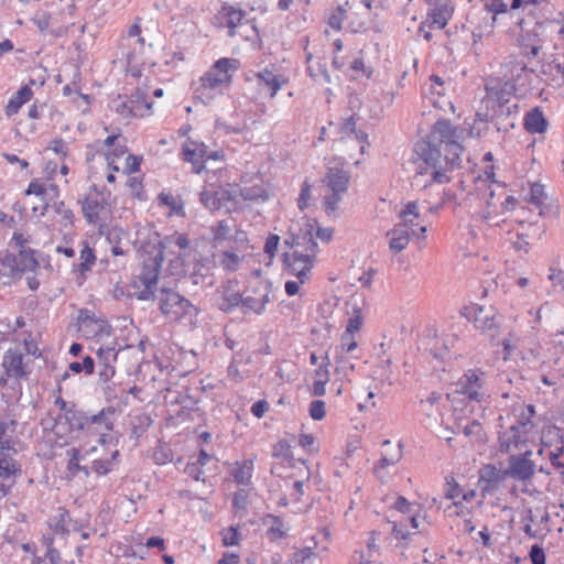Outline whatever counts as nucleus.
<instances>
[{
	"label": "nucleus",
	"mask_w": 564,
	"mask_h": 564,
	"mask_svg": "<svg viewBox=\"0 0 564 564\" xmlns=\"http://www.w3.org/2000/svg\"><path fill=\"white\" fill-rule=\"evenodd\" d=\"M272 456L275 458H282L284 460L291 462L293 460V453L291 451V445L285 440H280L272 449Z\"/></svg>",
	"instance_id": "42"
},
{
	"label": "nucleus",
	"mask_w": 564,
	"mask_h": 564,
	"mask_svg": "<svg viewBox=\"0 0 564 564\" xmlns=\"http://www.w3.org/2000/svg\"><path fill=\"white\" fill-rule=\"evenodd\" d=\"M2 367L7 378L21 379L29 373L23 365V354L18 348L4 352Z\"/></svg>",
	"instance_id": "16"
},
{
	"label": "nucleus",
	"mask_w": 564,
	"mask_h": 564,
	"mask_svg": "<svg viewBox=\"0 0 564 564\" xmlns=\"http://www.w3.org/2000/svg\"><path fill=\"white\" fill-rule=\"evenodd\" d=\"M517 104H513L508 108H492L491 128L497 132H508L510 129L514 128V121L511 116L517 113Z\"/></svg>",
	"instance_id": "22"
},
{
	"label": "nucleus",
	"mask_w": 564,
	"mask_h": 564,
	"mask_svg": "<svg viewBox=\"0 0 564 564\" xmlns=\"http://www.w3.org/2000/svg\"><path fill=\"white\" fill-rule=\"evenodd\" d=\"M160 311L162 315L170 321H181L197 316L198 310L187 299L180 293L170 290L161 289L160 293Z\"/></svg>",
	"instance_id": "3"
},
{
	"label": "nucleus",
	"mask_w": 564,
	"mask_h": 564,
	"mask_svg": "<svg viewBox=\"0 0 564 564\" xmlns=\"http://www.w3.org/2000/svg\"><path fill=\"white\" fill-rule=\"evenodd\" d=\"M165 242L147 243L142 248V267L138 275L141 283H158L164 260Z\"/></svg>",
	"instance_id": "5"
},
{
	"label": "nucleus",
	"mask_w": 564,
	"mask_h": 564,
	"mask_svg": "<svg viewBox=\"0 0 564 564\" xmlns=\"http://www.w3.org/2000/svg\"><path fill=\"white\" fill-rule=\"evenodd\" d=\"M507 477L505 475V470L498 469L492 464L485 465L479 473V486L482 492V496L485 497L486 494H490L492 491H496L500 482Z\"/></svg>",
	"instance_id": "17"
},
{
	"label": "nucleus",
	"mask_w": 564,
	"mask_h": 564,
	"mask_svg": "<svg viewBox=\"0 0 564 564\" xmlns=\"http://www.w3.org/2000/svg\"><path fill=\"white\" fill-rule=\"evenodd\" d=\"M253 293L259 294V297L250 295L246 297L242 296L240 306L243 308L245 314L252 312L260 315L265 311V306L270 302L271 283L269 281L261 282L259 286L253 290Z\"/></svg>",
	"instance_id": "13"
},
{
	"label": "nucleus",
	"mask_w": 564,
	"mask_h": 564,
	"mask_svg": "<svg viewBox=\"0 0 564 564\" xmlns=\"http://www.w3.org/2000/svg\"><path fill=\"white\" fill-rule=\"evenodd\" d=\"M51 13L46 11L36 12L32 18V22L37 26L41 33H44L51 25Z\"/></svg>",
	"instance_id": "50"
},
{
	"label": "nucleus",
	"mask_w": 564,
	"mask_h": 564,
	"mask_svg": "<svg viewBox=\"0 0 564 564\" xmlns=\"http://www.w3.org/2000/svg\"><path fill=\"white\" fill-rule=\"evenodd\" d=\"M216 91L217 90L209 88L199 83V85L194 90L193 99L195 102L199 101L203 105L207 106V105H210L212 101L215 99Z\"/></svg>",
	"instance_id": "39"
},
{
	"label": "nucleus",
	"mask_w": 564,
	"mask_h": 564,
	"mask_svg": "<svg viewBox=\"0 0 564 564\" xmlns=\"http://www.w3.org/2000/svg\"><path fill=\"white\" fill-rule=\"evenodd\" d=\"M237 284V281L229 280L224 286L220 301L218 302L220 311L231 313L236 307L241 305L242 294L236 290Z\"/></svg>",
	"instance_id": "23"
},
{
	"label": "nucleus",
	"mask_w": 564,
	"mask_h": 564,
	"mask_svg": "<svg viewBox=\"0 0 564 564\" xmlns=\"http://www.w3.org/2000/svg\"><path fill=\"white\" fill-rule=\"evenodd\" d=\"M226 15L228 28L234 29L241 23L245 18V12L240 9L230 8Z\"/></svg>",
	"instance_id": "59"
},
{
	"label": "nucleus",
	"mask_w": 564,
	"mask_h": 564,
	"mask_svg": "<svg viewBox=\"0 0 564 564\" xmlns=\"http://www.w3.org/2000/svg\"><path fill=\"white\" fill-rule=\"evenodd\" d=\"M499 449L501 453H510L512 449H520L525 445L528 438L525 435L517 432L514 427H509L507 431L499 434Z\"/></svg>",
	"instance_id": "25"
},
{
	"label": "nucleus",
	"mask_w": 564,
	"mask_h": 564,
	"mask_svg": "<svg viewBox=\"0 0 564 564\" xmlns=\"http://www.w3.org/2000/svg\"><path fill=\"white\" fill-rule=\"evenodd\" d=\"M519 413H518V419L517 421L519 423H528V425H534L533 422H532V417L534 416L535 414V408L533 404H528V405H521L519 408Z\"/></svg>",
	"instance_id": "52"
},
{
	"label": "nucleus",
	"mask_w": 564,
	"mask_h": 564,
	"mask_svg": "<svg viewBox=\"0 0 564 564\" xmlns=\"http://www.w3.org/2000/svg\"><path fill=\"white\" fill-rule=\"evenodd\" d=\"M80 458H82L80 451L78 448H72L67 469L73 476H75L77 473L80 471L86 477H89L90 471L87 466H83L79 464Z\"/></svg>",
	"instance_id": "36"
},
{
	"label": "nucleus",
	"mask_w": 564,
	"mask_h": 564,
	"mask_svg": "<svg viewBox=\"0 0 564 564\" xmlns=\"http://www.w3.org/2000/svg\"><path fill=\"white\" fill-rule=\"evenodd\" d=\"M237 194L221 186H210L199 194V200L210 212L225 209L230 213L237 208Z\"/></svg>",
	"instance_id": "7"
},
{
	"label": "nucleus",
	"mask_w": 564,
	"mask_h": 564,
	"mask_svg": "<svg viewBox=\"0 0 564 564\" xmlns=\"http://www.w3.org/2000/svg\"><path fill=\"white\" fill-rule=\"evenodd\" d=\"M48 149L52 150L54 153L61 155L62 158H65L67 155L66 142L59 137L52 140Z\"/></svg>",
	"instance_id": "64"
},
{
	"label": "nucleus",
	"mask_w": 564,
	"mask_h": 564,
	"mask_svg": "<svg viewBox=\"0 0 564 564\" xmlns=\"http://www.w3.org/2000/svg\"><path fill=\"white\" fill-rule=\"evenodd\" d=\"M280 243V236L271 234L265 240L264 243V252L270 257L273 258L275 254V251L278 250Z\"/></svg>",
	"instance_id": "61"
},
{
	"label": "nucleus",
	"mask_w": 564,
	"mask_h": 564,
	"mask_svg": "<svg viewBox=\"0 0 564 564\" xmlns=\"http://www.w3.org/2000/svg\"><path fill=\"white\" fill-rule=\"evenodd\" d=\"M209 154L208 147L204 143L188 140L183 145L184 161L192 163L193 172L202 173Z\"/></svg>",
	"instance_id": "15"
},
{
	"label": "nucleus",
	"mask_w": 564,
	"mask_h": 564,
	"mask_svg": "<svg viewBox=\"0 0 564 564\" xmlns=\"http://www.w3.org/2000/svg\"><path fill=\"white\" fill-rule=\"evenodd\" d=\"M282 260L289 274L295 275L300 283H304L313 268L312 256L299 251L284 252Z\"/></svg>",
	"instance_id": "10"
},
{
	"label": "nucleus",
	"mask_w": 564,
	"mask_h": 564,
	"mask_svg": "<svg viewBox=\"0 0 564 564\" xmlns=\"http://www.w3.org/2000/svg\"><path fill=\"white\" fill-rule=\"evenodd\" d=\"M239 195L245 200H256L258 198H261L262 200H265L268 198V194L261 187H245V188H240L239 189Z\"/></svg>",
	"instance_id": "47"
},
{
	"label": "nucleus",
	"mask_w": 564,
	"mask_h": 564,
	"mask_svg": "<svg viewBox=\"0 0 564 564\" xmlns=\"http://www.w3.org/2000/svg\"><path fill=\"white\" fill-rule=\"evenodd\" d=\"M364 323V318L361 316V310L359 307H354V316L348 319L346 329L344 333L349 335H354V333L358 332Z\"/></svg>",
	"instance_id": "46"
},
{
	"label": "nucleus",
	"mask_w": 564,
	"mask_h": 564,
	"mask_svg": "<svg viewBox=\"0 0 564 564\" xmlns=\"http://www.w3.org/2000/svg\"><path fill=\"white\" fill-rule=\"evenodd\" d=\"M118 413L115 406L102 408L98 413L88 414L87 435H95L102 431H111L117 420Z\"/></svg>",
	"instance_id": "12"
},
{
	"label": "nucleus",
	"mask_w": 564,
	"mask_h": 564,
	"mask_svg": "<svg viewBox=\"0 0 564 564\" xmlns=\"http://www.w3.org/2000/svg\"><path fill=\"white\" fill-rule=\"evenodd\" d=\"M53 208L56 214L61 215L64 227L73 225L75 218L74 213L72 209L65 207L63 200L54 203Z\"/></svg>",
	"instance_id": "44"
},
{
	"label": "nucleus",
	"mask_w": 564,
	"mask_h": 564,
	"mask_svg": "<svg viewBox=\"0 0 564 564\" xmlns=\"http://www.w3.org/2000/svg\"><path fill=\"white\" fill-rule=\"evenodd\" d=\"M69 370L75 373L85 372L91 375L95 370V360L90 356H85L83 361H73L69 364Z\"/></svg>",
	"instance_id": "41"
},
{
	"label": "nucleus",
	"mask_w": 564,
	"mask_h": 564,
	"mask_svg": "<svg viewBox=\"0 0 564 564\" xmlns=\"http://www.w3.org/2000/svg\"><path fill=\"white\" fill-rule=\"evenodd\" d=\"M429 17L432 20V25H435L442 30L447 25L451 18V12L446 6H442L440 8L433 9L429 13Z\"/></svg>",
	"instance_id": "37"
},
{
	"label": "nucleus",
	"mask_w": 564,
	"mask_h": 564,
	"mask_svg": "<svg viewBox=\"0 0 564 564\" xmlns=\"http://www.w3.org/2000/svg\"><path fill=\"white\" fill-rule=\"evenodd\" d=\"M91 469L98 476H106L113 469V464H111V460L95 459Z\"/></svg>",
	"instance_id": "55"
},
{
	"label": "nucleus",
	"mask_w": 564,
	"mask_h": 564,
	"mask_svg": "<svg viewBox=\"0 0 564 564\" xmlns=\"http://www.w3.org/2000/svg\"><path fill=\"white\" fill-rule=\"evenodd\" d=\"M118 350H116L115 347L111 346H101L97 350V357H98V364H110L113 365V362L117 360Z\"/></svg>",
	"instance_id": "45"
},
{
	"label": "nucleus",
	"mask_w": 564,
	"mask_h": 564,
	"mask_svg": "<svg viewBox=\"0 0 564 564\" xmlns=\"http://www.w3.org/2000/svg\"><path fill=\"white\" fill-rule=\"evenodd\" d=\"M549 122L540 107H534L527 112L523 119L524 129L531 134H541L547 130Z\"/></svg>",
	"instance_id": "24"
},
{
	"label": "nucleus",
	"mask_w": 564,
	"mask_h": 564,
	"mask_svg": "<svg viewBox=\"0 0 564 564\" xmlns=\"http://www.w3.org/2000/svg\"><path fill=\"white\" fill-rule=\"evenodd\" d=\"M267 518L272 521V525L268 530V536L270 540L275 541L286 536L283 520L279 516L268 514Z\"/></svg>",
	"instance_id": "38"
},
{
	"label": "nucleus",
	"mask_w": 564,
	"mask_h": 564,
	"mask_svg": "<svg viewBox=\"0 0 564 564\" xmlns=\"http://www.w3.org/2000/svg\"><path fill=\"white\" fill-rule=\"evenodd\" d=\"M159 242H165V249L167 248L169 245L172 243L176 245L180 249H186L189 245L188 238L183 234L165 237L163 240H160Z\"/></svg>",
	"instance_id": "57"
},
{
	"label": "nucleus",
	"mask_w": 564,
	"mask_h": 564,
	"mask_svg": "<svg viewBox=\"0 0 564 564\" xmlns=\"http://www.w3.org/2000/svg\"><path fill=\"white\" fill-rule=\"evenodd\" d=\"M358 344L354 339V335L347 336L346 333H343L340 338V345H338V352H350L357 348Z\"/></svg>",
	"instance_id": "58"
},
{
	"label": "nucleus",
	"mask_w": 564,
	"mask_h": 564,
	"mask_svg": "<svg viewBox=\"0 0 564 564\" xmlns=\"http://www.w3.org/2000/svg\"><path fill=\"white\" fill-rule=\"evenodd\" d=\"M486 372L479 368L467 370L457 382L459 389L457 392L465 395L468 400L475 402H482L489 395L485 391Z\"/></svg>",
	"instance_id": "8"
},
{
	"label": "nucleus",
	"mask_w": 564,
	"mask_h": 564,
	"mask_svg": "<svg viewBox=\"0 0 564 564\" xmlns=\"http://www.w3.org/2000/svg\"><path fill=\"white\" fill-rule=\"evenodd\" d=\"M475 327L481 330L484 334H487L489 337L495 338L499 327V321L497 319V315L490 311H486L484 307L479 306L475 311L474 317Z\"/></svg>",
	"instance_id": "19"
},
{
	"label": "nucleus",
	"mask_w": 564,
	"mask_h": 564,
	"mask_svg": "<svg viewBox=\"0 0 564 564\" xmlns=\"http://www.w3.org/2000/svg\"><path fill=\"white\" fill-rule=\"evenodd\" d=\"M48 523L54 532L61 534H67L70 531H82V529L86 527L84 523L72 519L69 512L64 508H59L58 513L52 517Z\"/></svg>",
	"instance_id": "20"
},
{
	"label": "nucleus",
	"mask_w": 564,
	"mask_h": 564,
	"mask_svg": "<svg viewBox=\"0 0 564 564\" xmlns=\"http://www.w3.org/2000/svg\"><path fill=\"white\" fill-rule=\"evenodd\" d=\"M535 469L536 466L533 460L510 455L508 458V467L505 469V475L517 481H528L534 476Z\"/></svg>",
	"instance_id": "14"
},
{
	"label": "nucleus",
	"mask_w": 564,
	"mask_h": 564,
	"mask_svg": "<svg viewBox=\"0 0 564 564\" xmlns=\"http://www.w3.org/2000/svg\"><path fill=\"white\" fill-rule=\"evenodd\" d=\"M33 96L32 89L24 85L22 86L15 95L9 100L7 107H6V113L8 116H12L19 111V109L28 102Z\"/></svg>",
	"instance_id": "30"
},
{
	"label": "nucleus",
	"mask_w": 564,
	"mask_h": 564,
	"mask_svg": "<svg viewBox=\"0 0 564 564\" xmlns=\"http://www.w3.org/2000/svg\"><path fill=\"white\" fill-rule=\"evenodd\" d=\"M238 68V59L229 57L219 58L199 78V83L215 90L221 88L224 85L229 86L232 82L231 73Z\"/></svg>",
	"instance_id": "6"
},
{
	"label": "nucleus",
	"mask_w": 564,
	"mask_h": 564,
	"mask_svg": "<svg viewBox=\"0 0 564 564\" xmlns=\"http://www.w3.org/2000/svg\"><path fill=\"white\" fill-rule=\"evenodd\" d=\"M326 404L323 400H313L310 403L308 413L310 416L315 421H321L326 415Z\"/></svg>",
	"instance_id": "49"
},
{
	"label": "nucleus",
	"mask_w": 564,
	"mask_h": 564,
	"mask_svg": "<svg viewBox=\"0 0 564 564\" xmlns=\"http://www.w3.org/2000/svg\"><path fill=\"white\" fill-rule=\"evenodd\" d=\"M66 422L72 431L83 432L86 434L88 430V413L78 411L73 405L64 414Z\"/></svg>",
	"instance_id": "28"
},
{
	"label": "nucleus",
	"mask_w": 564,
	"mask_h": 564,
	"mask_svg": "<svg viewBox=\"0 0 564 564\" xmlns=\"http://www.w3.org/2000/svg\"><path fill=\"white\" fill-rule=\"evenodd\" d=\"M410 235L406 224L395 225L387 232L390 249L395 253L404 250L410 242Z\"/></svg>",
	"instance_id": "26"
},
{
	"label": "nucleus",
	"mask_w": 564,
	"mask_h": 564,
	"mask_svg": "<svg viewBox=\"0 0 564 564\" xmlns=\"http://www.w3.org/2000/svg\"><path fill=\"white\" fill-rule=\"evenodd\" d=\"M144 289L139 292L138 300L151 301L155 299L156 283H142Z\"/></svg>",
	"instance_id": "63"
},
{
	"label": "nucleus",
	"mask_w": 564,
	"mask_h": 564,
	"mask_svg": "<svg viewBox=\"0 0 564 564\" xmlns=\"http://www.w3.org/2000/svg\"><path fill=\"white\" fill-rule=\"evenodd\" d=\"M346 18V10L343 7H337L328 17V25L336 31L341 29V24Z\"/></svg>",
	"instance_id": "48"
},
{
	"label": "nucleus",
	"mask_w": 564,
	"mask_h": 564,
	"mask_svg": "<svg viewBox=\"0 0 564 564\" xmlns=\"http://www.w3.org/2000/svg\"><path fill=\"white\" fill-rule=\"evenodd\" d=\"M30 237L22 232H14L11 246L18 249V253L6 251L2 258L1 282L3 285H11L21 280L25 272H33L39 267L35 257L36 251L29 246Z\"/></svg>",
	"instance_id": "2"
},
{
	"label": "nucleus",
	"mask_w": 564,
	"mask_h": 564,
	"mask_svg": "<svg viewBox=\"0 0 564 564\" xmlns=\"http://www.w3.org/2000/svg\"><path fill=\"white\" fill-rule=\"evenodd\" d=\"M529 558L532 564H546L544 549L539 544H533L529 551Z\"/></svg>",
	"instance_id": "54"
},
{
	"label": "nucleus",
	"mask_w": 564,
	"mask_h": 564,
	"mask_svg": "<svg viewBox=\"0 0 564 564\" xmlns=\"http://www.w3.org/2000/svg\"><path fill=\"white\" fill-rule=\"evenodd\" d=\"M111 192L96 184L90 186L88 195L82 200V212L88 224L101 226V214L110 207Z\"/></svg>",
	"instance_id": "4"
},
{
	"label": "nucleus",
	"mask_w": 564,
	"mask_h": 564,
	"mask_svg": "<svg viewBox=\"0 0 564 564\" xmlns=\"http://www.w3.org/2000/svg\"><path fill=\"white\" fill-rule=\"evenodd\" d=\"M14 442L7 438L3 445H0V478L8 480L22 474L21 465L14 459L17 454Z\"/></svg>",
	"instance_id": "11"
},
{
	"label": "nucleus",
	"mask_w": 564,
	"mask_h": 564,
	"mask_svg": "<svg viewBox=\"0 0 564 564\" xmlns=\"http://www.w3.org/2000/svg\"><path fill=\"white\" fill-rule=\"evenodd\" d=\"M80 263L78 264V272L80 274H85L87 271H90L93 265L96 262L95 250L85 242L84 248L80 250L79 256Z\"/></svg>",
	"instance_id": "34"
},
{
	"label": "nucleus",
	"mask_w": 564,
	"mask_h": 564,
	"mask_svg": "<svg viewBox=\"0 0 564 564\" xmlns=\"http://www.w3.org/2000/svg\"><path fill=\"white\" fill-rule=\"evenodd\" d=\"M535 72L527 66L523 62H517L511 69L510 82L506 86H510L516 95L524 97L532 88Z\"/></svg>",
	"instance_id": "9"
},
{
	"label": "nucleus",
	"mask_w": 564,
	"mask_h": 564,
	"mask_svg": "<svg viewBox=\"0 0 564 564\" xmlns=\"http://www.w3.org/2000/svg\"><path fill=\"white\" fill-rule=\"evenodd\" d=\"M485 10L496 14H502L508 11V6L503 0H485Z\"/></svg>",
	"instance_id": "56"
},
{
	"label": "nucleus",
	"mask_w": 564,
	"mask_h": 564,
	"mask_svg": "<svg viewBox=\"0 0 564 564\" xmlns=\"http://www.w3.org/2000/svg\"><path fill=\"white\" fill-rule=\"evenodd\" d=\"M252 470L253 460L245 459L241 463H236V467L231 470L230 475L237 484L248 486L251 484Z\"/></svg>",
	"instance_id": "31"
},
{
	"label": "nucleus",
	"mask_w": 564,
	"mask_h": 564,
	"mask_svg": "<svg viewBox=\"0 0 564 564\" xmlns=\"http://www.w3.org/2000/svg\"><path fill=\"white\" fill-rule=\"evenodd\" d=\"M221 535H223V544L225 546H234L239 543L240 533L234 527H229L228 529L224 530L221 532Z\"/></svg>",
	"instance_id": "53"
},
{
	"label": "nucleus",
	"mask_w": 564,
	"mask_h": 564,
	"mask_svg": "<svg viewBox=\"0 0 564 564\" xmlns=\"http://www.w3.org/2000/svg\"><path fill=\"white\" fill-rule=\"evenodd\" d=\"M316 224V220H314V224H307V228L302 235V245L304 246V250L306 252H311L308 254L312 256V259L315 257V252L317 249V242L315 241L313 235L314 225Z\"/></svg>",
	"instance_id": "40"
},
{
	"label": "nucleus",
	"mask_w": 564,
	"mask_h": 564,
	"mask_svg": "<svg viewBox=\"0 0 564 564\" xmlns=\"http://www.w3.org/2000/svg\"><path fill=\"white\" fill-rule=\"evenodd\" d=\"M464 128L455 127L448 119H438L425 139L417 141L414 152L425 166L420 165L415 180L431 170V183L445 184L451 181L448 172L460 167L464 147Z\"/></svg>",
	"instance_id": "1"
},
{
	"label": "nucleus",
	"mask_w": 564,
	"mask_h": 564,
	"mask_svg": "<svg viewBox=\"0 0 564 564\" xmlns=\"http://www.w3.org/2000/svg\"><path fill=\"white\" fill-rule=\"evenodd\" d=\"M343 198V194L332 192L329 195L324 197V210L327 216H335L338 205Z\"/></svg>",
	"instance_id": "43"
},
{
	"label": "nucleus",
	"mask_w": 564,
	"mask_h": 564,
	"mask_svg": "<svg viewBox=\"0 0 564 564\" xmlns=\"http://www.w3.org/2000/svg\"><path fill=\"white\" fill-rule=\"evenodd\" d=\"M77 322L79 324H86V323H94L97 325V330L95 332V334H102V333H106V334H109L110 329H111V326L109 325V323L102 318H98L94 312L87 310V308H83L78 312V317H77Z\"/></svg>",
	"instance_id": "32"
},
{
	"label": "nucleus",
	"mask_w": 564,
	"mask_h": 564,
	"mask_svg": "<svg viewBox=\"0 0 564 564\" xmlns=\"http://www.w3.org/2000/svg\"><path fill=\"white\" fill-rule=\"evenodd\" d=\"M159 200L165 205V206H169L171 207V209L176 214V215H183V205L182 204H178L176 198L172 195V194H165V193H161L159 195Z\"/></svg>",
	"instance_id": "51"
},
{
	"label": "nucleus",
	"mask_w": 564,
	"mask_h": 564,
	"mask_svg": "<svg viewBox=\"0 0 564 564\" xmlns=\"http://www.w3.org/2000/svg\"><path fill=\"white\" fill-rule=\"evenodd\" d=\"M128 99L131 105L140 108L139 117H143L147 113V111L152 107V102L148 100L147 91L141 88H137L134 93H132L130 97H128Z\"/></svg>",
	"instance_id": "35"
},
{
	"label": "nucleus",
	"mask_w": 564,
	"mask_h": 564,
	"mask_svg": "<svg viewBox=\"0 0 564 564\" xmlns=\"http://www.w3.org/2000/svg\"><path fill=\"white\" fill-rule=\"evenodd\" d=\"M311 184L308 182H304L301 187L300 197L297 199V206L301 210H304L307 207V202L311 197Z\"/></svg>",
	"instance_id": "62"
},
{
	"label": "nucleus",
	"mask_w": 564,
	"mask_h": 564,
	"mask_svg": "<svg viewBox=\"0 0 564 564\" xmlns=\"http://www.w3.org/2000/svg\"><path fill=\"white\" fill-rule=\"evenodd\" d=\"M260 83L270 89V97L273 98L281 87L288 84V78L282 74H275L272 69L265 67L257 73Z\"/></svg>",
	"instance_id": "27"
},
{
	"label": "nucleus",
	"mask_w": 564,
	"mask_h": 564,
	"mask_svg": "<svg viewBox=\"0 0 564 564\" xmlns=\"http://www.w3.org/2000/svg\"><path fill=\"white\" fill-rule=\"evenodd\" d=\"M323 182L327 185L330 192L345 194L349 186L350 173L343 169L329 167Z\"/></svg>",
	"instance_id": "21"
},
{
	"label": "nucleus",
	"mask_w": 564,
	"mask_h": 564,
	"mask_svg": "<svg viewBox=\"0 0 564 564\" xmlns=\"http://www.w3.org/2000/svg\"><path fill=\"white\" fill-rule=\"evenodd\" d=\"M491 127V115L488 111L486 113L477 112V119L469 133L471 137L481 138L489 132Z\"/></svg>",
	"instance_id": "33"
},
{
	"label": "nucleus",
	"mask_w": 564,
	"mask_h": 564,
	"mask_svg": "<svg viewBox=\"0 0 564 564\" xmlns=\"http://www.w3.org/2000/svg\"><path fill=\"white\" fill-rule=\"evenodd\" d=\"M232 507L236 510H246L248 507V494L243 489H239L234 494Z\"/></svg>",
	"instance_id": "60"
},
{
	"label": "nucleus",
	"mask_w": 564,
	"mask_h": 564,
	"mask_svg": "<svg viewBox=\"0 0 564 564\" xmlns=\"http://www.w3.org/2000/svg\"><path fill=\"white\" fill-rule=\"evenodd\" d=\"M541 511L540 507L535 509L524 508L520 514V521L523 523L522 531L525 536L530 539L544 540L547 536V531L545 529L536 530L538 525V516Z\"/></svg>",
	"instance_id": "18"
},
{
	"label": "nucleus",
	"mask_w": 564,
	"mask_h": 564,
	"mask_svg": "<svg viewBox=\"0 0 564 564\" xmlns=\"http://www.w3.org/2000/svg\"><path fill=\"white\" fill-rule=\"evenodd\" d=\"M110 107L124 119L137 118L140 116V108L130 104L128 98L118 96L111 100Z\"/></svg>",
	"instance_id": "29"
}]
</instances>
